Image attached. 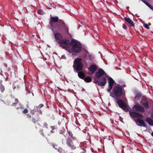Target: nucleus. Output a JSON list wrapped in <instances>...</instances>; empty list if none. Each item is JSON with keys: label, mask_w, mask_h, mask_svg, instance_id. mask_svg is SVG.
I'll return each instance as SVG.
<instances>
[{"label": "nucleus", "mask_w": 153, "mask_h": 153, "mask_svg": "<svg viewBox=\"0 0 153 153\" xmlns=\"http://www.w3.org/2000/svg\"><path fill=\"white\" fill-rule=\"evenodd\" d=\"M49 24L53 32L54 29H56L58 31H60L62 28H64L65 32L67 34H69L68 27L64 21L62 19H59L58 16L51 17L49 20Z\"/></svg>", "instance_id": "f257e3e1"}, {"label": "nucleus", "mask_w": 153, "mask_h": 153, "mask_svg": "<svg viewBox=\"0 0 153 153\" xmlns=\"http://www.w3.org/2000/svg\"><path fill=\"white\" fill-rule=\"evenodd\" d=\"M53 34L57 42L62 48L68 50L70 43L69 40L66 39H63L62 35L59 33H55L53 31Z\"/></svg>", "instance_id": "f03ea898"}, {"label": "nucleus", "mask_w": 153, "mask_h": 153, "mask_svg": "<svg viewBox=\"0 0 153 153\" xmlns=\"http://www.w3.org/2000/svg\"><path fill=\"white\" fill-rule=\"evenodd\" d=\"M129 114L131 118H137V119L134 121L136 123H138L140 125L137 124L138 126H142L144 127H146V125L143 120L142 119L143 117V115L141 114H140L137 112H133L130 111H129Z\"/></svg>", "instance_id": "7ed1b4c3"}, {"label": "nucleus", "mask_w": 153, "mask_h": 153, "mask_svg": "<svg viewBox=\"0 0 153 153\" xmlns=\"http://www.w3.org/2000/svg\"><path fill=\"white\" fill-rule=\"evenodd\" d=\"M69 134L71 137H68L66 139L65 141L63 140L62 141L63 144L66 143L67 145L72 150L76 149V147L75 145L73 143V140H76L77 138L73 136L72 132L69 131Z\"/></svg>", "instance_id": "20e7f679"}, {"label": "nucleus", "mask_w": 153, "mask_h": 153, "mask_svg": "<svg viewBox=\"0 0 153 153\" xmlns=\"http://www.w3.org/2000/svg\"><path fill=\"white\" fill-rule=\"evenodd\" d=\"M70 45L72 47L71 48H69L67 51L70 53H79L81 51V46L77 43L75 40H72L70 43Z\"/></svg>", "instance_id": "39448f33"}, {"label": "nucleus", "mask_w": 153, "mask_h": 153, "mask_svg": "<svg viewBox=\"0 0 153 153\" xmlns=\"http://www.w3.org/2000/svg\"><path fill=\"white\" fill-rule=\"evenodd\" d=\"M30 114H28L27 115L28 118H32V121L33 123L35 124L36 122L39 121L40 119L39 116L41 115L39 113L32 109L30 111Z\"/></svg>", "instance_id": "423d86ee"}, {"label": "nucleus", "mask_w": 153, "mask_h": 153, "mask_svg": "<svg viewBox=\"0 0 153 153\" xmlns=\"http://www.w3.org/2000/svg\"><path fill=\"white\" fill-rule=\"evenodd\" d=\"M82 59L81 58H77L75 59L74 62V68H76V70L77 72L82 70L83 65L82 63Z\"/></svg>", "instance_id": "0eeeda50"}, {"label": "nucleus", "mask_w": 153, "mask_h": 153, "mask_svg": "<svg viewBox=\"0 0 153 153\" xmlns=\"http://www.w3.org/2000/svg\"><path fill=\"white\" fill-rule=\"evenodd\" d=\"M113 92L114 95L117 97L122 96L123 94V89L121 86H114L113 89Z\"/></svg>", "instance_id": "6e6552de"}, {"label": "nucleus", "mask_w": 153, "mask_h": 153, "mask_svg": "<svg viewBox=\"0 0 153 153\" xmlns=\"http://www.w3.org/2000/svg\"><path fill=\"white\" fill-rule=\"evenodd\" d=\"M97 80V79H94V81L93 82L94 83L98 85L99 86H104L107 83L106 78L105 77L102 76L101 78L98 79Z\"/></svg>", "instance_id": "1a4fd4ad"}, {"label": "nucleus", "mask_w": 153, "mask_h": 153, "mask_svg": "<svg viewBox=\"0 0 153 153\" xmlns=\"http://www.w3.org/2000/svg\"><path fill=\"white\" fill-rule=\"evenodd\" d=\"M105 74L106 75L105 71L102 68H100L95 72V76L98 79L102 77V76Z\"/></svg>", "instance_id": "9d476101"}, {"label": "nucleus", "mask_w": 153, "mask_h": 153, "mask_svg": "<svg viewBox=\"0 0 153 153\" xmlns=\"http://www.w3.org/2000/svg\"><path fill=\"white\" fill-rule=\"evenodd\" d=\"M132 109L133 110L135 111H139L140 112H145V109L142 106H140L139 105H135L134 106Z\"/></svg>", "instance_id": "9b49d317"}, {"label": "nucleus", "mask_w": 153, "mask_h": 153, "mask_svg": "<svg viewBox=\"0 0 153 153\" xmlns=\"http://www.w3.org/2000/svg\"><path fill=\"white\" fill-rule=\"evenodd\" d=\"M44 106V105L42 104H40L38 106H34V108L33 110L39 113L40 114L42 115V112L40 108Z\"/></svg>", "instance_id": "f8f14e48"}, {"label": "nucleus", "mask_w": 153, "mask_h": 153, "mask_svg": "<svg viewBox=\"0 0 153 153\" xmlns=\"http://www.w3.org/2000/svg\"><path fill=\"white\" fill-rule=\"evenodd\" d=\"M141 103L142 104L143 106V108L146 109L149 108V105L148 102L147 100V99L146 98H143L141 102Z\"/></svg>", "instance_id": "ddd939ff"}, {"label": "nucleus", "mask_w": 153, "mask_h": 153, "mask_svg": "<svg viewBox=\"0 0 153 153\" xmlns=\"http://www.w3.org/2000/svg\"><path fill=\"white\" fill-rule=\"evenodd\" d=\"M117 104L119 107L121 108L125 107L126 104L123 100L120 99L117 100Z\"/></svg>", "instance_id": "4468645a"}, {"label": "nucleus", "mask_w": 153, "mask_h": 153, "mask_svg": "<svg viewBox=\"0 0 153 153\" xmlns=\"http://www.w3.org/2000/svg\"><path fill=\"white\" fill-rule=\"evenodd\" d=\"M97 66L96 65H92L88 68V70L91 72L92 74H93L97 70Z\"/></svg>", "instance_id": "2eb2a0df"}, {"label": "nucleus", "mask_w": 153, "mask_h": 153, "mask_svg": "<svg viewBox=\"0 0 153 153\" xmlns=\"http://www.w3.org/2000/svg\"><path fill=\"white\" fill-rule=\"evenodd\" d=\"M124 19L126 22L129 24L130 26L131 27L132 26H134L133 22L131 20L130 18L126 17L124 18Z\"/></svg>", "instance_id": "dca6fc26"}, {"label": "nucleus", "mask_w": 153, "mask_h": 153, "mask_svg": "<svg viewBox=\"0 0 153 153\" xmlns=\"http://www.w3.org/2000/svg\"><path fill=\"white\" fill-rule=\"evenodd\" d=\"M108 82L109 84L108 86H113L115 82L111 77H109L108 78Z\"/></svg>", "instance_id": "f3484780"}, {"label": "nucleus", "mask_w": 153, "mask_h": 153, "mask_svg": "<svg viewBox=\"0 0 153 153\" xmlns=\"http://www.w3.org/2000/svg\"><path fill=\"white\" fill-rule=\"evenodd\" d=\"M146 120L150 125L153 126V120L151 118L148 117L146 119Z\"/></svg>", "instance_id": "a211bd4d"}, {"label": "nucleus", "mask_w": 153, "mask_h": 153, "mask_svg": "<svg viewBox=\"0 0 153 153\" xmlns=\"http://www.w3.org/2000/svg\"><path fill=\"white\" fill-rule=\"evenodd\" d=\"M78 76L79 78L82 79H83L84 78L85 75L83 72L82 71H80L78 72Z\"/></svg>", "instance_id": "6ab92c4d"}, {"label": "nucleus", "mask_w": 153, "mask_h": 153, "mask_svg": "<svg viewBox=\"0 0 153 153\" xmlns=\"http://www.w3.org/2000/svg\"><path fill=\"white\" fill-rule=\"evenodd\" d=\"M86 82H90L92 80L91 78L89 76L86 77L83 79Z\"/></svg>", "instance_id": "aec40b11"}, {"label": "nucleus", "mask_w": 153, "mask_h": 153, "mask_svg": "<svg viewBox=\"0 0 153 153\" xmlns=\"http://www.w3.org/2000/svg\"><path fill=\"white\" fill-rule=\"evenodd\" d=\"M14 102L12 103V105L16 107V105L18 103L19 101L16 98H14Z\"/></svg>", "instance_id": "412c9836"}, {"label": "nucleus", "mask_w": 153, "mask_h": 153, "mask_svg": "<svg viewBox=\"0 0 153 153\" xmlns=\"http://www.w3.org/2000/svg\"><path fill=\"white\" fill-rule=\"evenodd\" d=\"M87 54L86 55L85 58L86 59H88L89 60H90L91 59V55L90 54L88 53V51H86Z\"/></svg>", "instance_id": "4be33fe9"}, {"label": "nucleus", "mask_w": 153, "mask_h": 153, "mask_svg": "<svg viewBox=\"0 0 153 153\" xmlns=\"http://www.w3.org/2000/svg\"><path fill=\"white\" fill-rule=\"evenodd\" d=\"M0 90L2 93L5 90V88L2 84L0 85Z\"/></svg>", "instance_id": "5701e85b"}, {"label": "nucleus", "mask_w": 153, "mask_h": 153, "mask_svg": "<svg viewBox=\"0 0 153 153\" xmlns=\"http://www.w3.org/2000/svg\"><path fill=\"white\" fill-rule=\"evenodd\" d=\"M42 126L44 128H48V125L47 123L45 122H44Z\"/></svg>", "instance_id": "b1692460"}, {"label": "nucleus", "mask_w": 153, "mask_h": 153, "mask_svg": "<svg viewBox=\"0 0 153 153\" xmlns=\"http://www.w3.org/2000/svg\"><path fill=\"white\" fill-rule=\"evenodd\" d=\"M121 108L126 112L128 111L129 110L128 108L127 107L126 104L125 106V107Z\"/></svg>", "instance_id": "393cba45"}, {"label": "nucleus", "mask_w": 153, "mask_h": 153, "mask_svg": "<svg viewBox=\"0 0 153 153\" xmlns=\"http://www.w3.org/2000/svg\"><path fill=\"white\" fill-rule=\"evenodd\" d=\"M38 13L40 15H43L44 14V11L42 9H39L38 10Z\"/></svg>", "instance_id": "a878e982"}, {"label": "nucleus", "mask_w": 153, "mask_h": 153, "mask_svg": "<svg viewBox=\"0 0 153 153\" xmlns=\"http://www.w3.org/2000/svg\"><path fill=\"white\" fill-rule=\"evenodd\" d=\"M80 149L82 150L83 151H81L80 153H85V149H84V147L83 146H80Z\"/></svg>", "instance_id": "bb28decb"}, {"label": "nucleus", "mask_w": 153, "mask_h": 153, "mask_svg": "<svg viewBox=\"0 0 153 153\" xmlns=\"http://www.w3.org/2000/svg\"><path fill=\"white\" fill-rule=\"evenodd\" d=\"M64 122V120L63 119H61L58 121V123L59 125L60 126Z\"/></svg>", "instance_id": "cd10ccee"}, {"label": "nucleus", "mask_w": 153, "mask_h": 153, "mask_svg": "<svg viewBox=\"0 0 153 153\" xmlns=\"http://www.w3.org/2000/svg\"><path fill=\"white\" fill-rule=\"evenodd\" d=\"M28 112V110L27 108H25L22 111V113L23 114H26Z\"/></svg>", "instance_id": "c85d7f7f"}, {"label": "nucleus", "mask_w": 153, "mask_h": 153, "mask_svg": "<svg viewBox=\"0 0 153 153\" xmlns=\"http://www.w3.org/2000/svg\"><path fill=\"white\" fill-rule=\"evenodd\" d=\"M143 26L147 29H149V27L147 24H145L143 25Z\"/></svg>", "instance_id": "c756f323"}, {"label": "nucleus", "mask_w": 153, "mask_h": 153, "mask_svg": "<svg viewBox=\"0 0 153 153\" xmlns=\"http://www.w3.org/2000/svg\"><path fill=\"white\" fill-rule=\"evenodd\" d=\"M109 89H108L107 90V91L109 93H110L111 91V89H112V87L113 86H109Z\"/></svg>", "instance_id": "7c9ffc66"}, {"label": "nucleus", "mask_w": 153, "mask_h": 153, "mask_svg": "<svg viewBox=\"0 0 153 153\" xmlns=\"http://www.w3.org/2000/svg\"><path fill=\"white\" fill-rule=\"evenodd\" d=\"M40 134L43 136H44V134L43 133V129H41L40 130Z\"/></svg>", "instance_id": "2f4dec72"}, {"label": "nucleus", "mask_w": 153, "mask_h": 153, "mask_svg": "<svg viewBox=\"0 0 153 153\" xmlns=\"http://www.w3.org/2000/svg\"><path fill=\"white\" fill-rule=\"evenodd\" d=\"M148 6L152 10H153V7L152 6L151 4H149Z\"/></svg>", "instance_id": "473e14b6"}, {"label": "nucleus", "mask_w": 153, "mask_h": 153, "mask_svg": "<svg viewBox=\"0 0 153 153\" xmlns=\"http://www.w3.org/2000/svg\"><path fill=\"white\" fill-rule=\"evenodd\" d=\"M148 6L152 10H153V7L152 6L151 4H149Z\"/></svg>", "instance_id": "72a5a7b5"}, {"label": "nucleus", "mask_w": 153, "mask_h": 153, "mask_svg": "<svg viewBox=\"0 0 153 153\" xmlns=\"http://www.w3.org/2000/svg\"><path fill=\"white\" fill-rule=\"evenodd\" d=\"M148 6L152 10H153V7L152 6L151 4H149Z\"/></svg>", "instance_id": "f704fd0d"}, {"label": "nucleus", "mask_w": 153, "mask_h": 153, "mask_svg": "<svg viewBox=\"0 0 153 153\" xmlns=\"http://www.w3.org/2000/svg\"><path fill=\"white\" fill-rule=\"evenodd\" d=\"M123 27L124 29H126L127 28V27L124 24H123Z\"/></svg>", "instance_id": "c9c22d12"}, {"label": "nucleus", "mask_w": 153, "mask_h": 153, "mask_svg": "<svg viewBox=\"0 0 153 153\" xmlns=\"http://www.w3.org/2000/svg\"><path fill=\"white\" fill-rule=\"evenodd\" d=\"M19 107H16V108L17 109H19L21 107V103H19Z\"/></svg>", "instance_id": "e433bc0d"}, {"label": "nucleus", "mask_w": 153, "mask_h": 153, "mask_svg": "<svg viewBox=\"0 0 153 153\" xmlns=\"http://www.w3.org/2000/svg\"><path fill=\"white\" fill-rule=\"evenodd\" d=\"M143 2L147 6H148L149 4L148 2L146 1H144Z\"/></svg>", "instance_id": "4c0bfd02"}, {"label": "nucleus", "mask_w": 153, "mask_h": 153, "mask_svg": "<svg viewBox=\"0 0 153 153\" xmlns=\"http://www.w3.org/2000/svg\"><path fill=\"white\" fill-rule=\"evenodd\" d=\"M4 66H5V67H7V65L6 64L4 63Z\"/></svg>", "instance_id": "58836bf2"}, {"label": "nucleus", "mask_w": 153, "mask_h": 153, "mask_svg": "<svg viewBox=\"0 0 153 153\" xmlns=\"http://www.w3.org/2000/svg\"><path fill=\"white\" fill-rule=\"evenodd\" d=\"M52 147H53V148H55V146H54V145H52Z\"/></svg>", "instance_id": "ea45409f"}, {"label": "nucleus", "mask_w": 153, "mask_h": 153, "mask_svg": "<svg viewBox=\"0 0 153 153\" xmlns=\"http://www.w3.org/2000/svg\"><path fill=\"white\" fill-rule=\"evenodd\" d=\"M151 135L153 137V132H152L151 133Z\"/></svg>", "instance_id": "a19ab883"}, {"label": "nucleus", "mask_w": 153, "mask_h": 153, "mask_svg": "<svg viewBox=\"0 0 153 153\" xmlns=\"http://www.w3.org/2000/svg\"><path fill=\"white\" fill-rule=\"evenodd\" d=\"M151 117L152 118V119H153V115H151Z\"/></svg>", "instance_id": "79ce46f5"}, {"label": "nucleus", "mask_w": 153, "mask_h": 153, "mask_svg": "<svg viewBox=\"0 0 153 153\" xmlns=\"http://www.w3.org/2000/svg\"><path fill=\"white\" fill-rule=\"evenodd\" d=\"M129 8V7H126V8H127V9H128Z\"/></svg>", "instance_id": "37998d69"}, {"label": "nucleus", "mask_w": 153, "mask_h": 153, "mask_svg": "<svg viewBox=\"0 0 153 153\" xmlns=\"http://www.w3.org/2000/svg\"><path fill=\"white\" fill-rule=\"evenodd\" d=\"M35 36V35H33V36Z\"/></svg>", "instance_id": "c03bdc74"}, {"label": "nucleus", "mask_w": 153, "mask_h": 153, "mask_svg": "<svg viewBox=\"0 0 153 153\" xmlns=\"http://www.w3.org/2000/svg\"><path fill=\"white\" fill-rule=\"evenodd\" d=\"M54 127V126H52V127H52V128Z\"/></svg>", "instance_id": "a18cd8bd"}, {"label": "nucleus", "mask_w": 153, "mask_h": 153, "mask_svg": "<svg viewBox=\"0 0 153 153\" xmlns=\"http://www.w3.org/2000/svg\"><path fill=\"white\" fill-rule=\"evenodd\" d=\"M63 56H62V58H62V57H63Z\"/></svg>", "instance_id": "49530a36"}, {"label": "nucleus", "mask_w": 153, "mask_h": 153, "mask_svg": "<svg viewBox=\"0 0 153 153\" xmlns=\"http://www.w3.org/2000/svg\"><path fill=\"white\" fill-rule=\"evenodd\" d=\"M70 153H73V152H71Z\"/></svg>", "instance_id": "de8ad7c7"}]
</instances>
